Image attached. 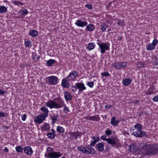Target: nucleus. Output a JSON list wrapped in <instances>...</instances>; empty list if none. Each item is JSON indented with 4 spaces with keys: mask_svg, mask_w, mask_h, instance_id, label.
I'll list each match as a JSON object with an SVG mask.
<instances>
[{
    "mask_svg": "<svg viewBox=\"0 0 158 158\" xmlns=\"http://www.w3.org/2000/svg\"><path fill=\"white\" fill-rule=\"evenodd\" d=\"M142 145V150L146 155H153L156 154L158 152V145L157 144H149L145 143L144 145L143 143L141 142L140 146Z\"/></svg>",
    "mask_w": 158,
    "mask_h": 158,
    "instance_id": "nucleus-1",
    "label": "nucleus"
},
{
    "mask_svg": "<svg viewBox=\"0 0 158 158\" xmlns=\"http://www.w3.org/2000/svg\"><path fill=\"white\" fill-rule=\"evenodd\" d=\"M56 102L49 100L46 102V105L48 107L51 109H58L62 108L64 105V102L60 98L56 99Z\"/></svg>",
    "mask_w": 158,
    "mask_h": 158,
    "instance_id": "nucleus-2",
    "label": "nucleus"
},
{
    "mask_svg": "<svg viewBox=\"0 0 158 158\" xmlns=\"http://www.w3.org/2000/svg\"><path fill=\"white\" fill-rule=\"evenodd\" d=\"M100 49L101 52L102 54L105 52L106 50L108 51L110 50V44L108 43H97Z\"/></svg>",
    "mask_w": 158,
    "mask_h": 158,
    "instance_id": "nucleus-3",
    "label": "nucleus"
},
{
    "mask_svg": "<svg viewBox=\"0 0 158 158\" xmlns=\"http://www.w3.org/2000/svg\"><path fill=\"white\" fill-rule=\"evenodd\" d=\"M62 153L59 152H50L45 154V156L49 158H58L61 156Z\"/></svg>",
    "mask_w": 158,
    "mask_h": 158,
    "instance_id": "nucleus-4",
    "label": "nucleus"
},
{
    "mask_svg": "<svg viewBox=\"0 0 158 158\" xmlns=\"http://www.w3.org/2000/svg\"><path fill=\"white\" fill-rule=\"evenodd\" d=\"M112 67L116 69H121L124 68L126 67L127 63L126 62H115L112 64Z\"/></svg>",
    "mask_w": 158,
    "mask_h": 158,
    "instance_id": "nucleus-5",
    "label": "nucleus"
},
{
    "mask_svg": "<svg viewBox=\"0 0 158 158\" xmlns=\"http://www.w3.org/2000/svg\"><path fill=\"white\" fill-rule=\"evenodd\" d=\"M78 72L77 71H73L67 77V78L69 81H73L75 80V79L77 77Z\"/></svg>",
    "mask_w": 158,
    "mask_h": 158,
    "instance_id": "nucleus-6",
    "label": "nucleus"
},
{
    "mask_svg": "<svg viewBox=\"0 0 158 158\" xmlns=\"http://www.w3.org/2000/svg\"><path fill=\"white\" fill-rule=\"evenodd\" d=\"M96 152L94 149L88 145L85 147L84 153L87 154H94Z\"/></svg>",
    "mask_w": 158,
    "mask_h": 158,
    "instance_id": "nucleus-7",
    "label": "nucleus"
},
{
    "mask_svg": "<svg viewBox=\"0 0 158 158\" xmlns=\"http://www.w3.org/2000/svg\"><path fill=\"white\" fill-rule=\"evenodd\" d=\"M58 78L55 76H50L48 78V81L50 85H55L57 84Z\"/></svg>",
    "mask_w": 158,
    "mask_h": 158,
    "instance_id": "nucleus-8",
    "label": "nucleus"
},
{
    "mask_svg": "<svg viewBox=\"0 0 158 158\" xmlns=\"http://www.w3.org/2000/svg\"><path fill=\"white\" fill-rule=\"evenodd\" d=\"M46 117L44 115L41 114L35 117L34 121L36 123L40 124L43 122V121L45 120Z\"/></svg>",
    "mask_w": 158,
    "mask_h": 158,
    "instance_id": "nucleus-9",
    "label": "nucleus"
},
{
    "mask_svg": "<svg viewBox=\"0 0 158 158\" xmlns=\"http://www.w3.org/2000/svg\"><path fill=\"white\" fill-rule=\"evenodd\" d=\"M70 135V138L72 139H75L76 140L78 137H80L82 135V133L80 132H69Z\"/></svg>",
    "mask_w": 158,
    "mask_h": 158,
    "instance_id": "nucleus-10",
    "label": "nucleus"
},
{
    "mask_svg": "<svg viewBox=\"0 0 158 158\" xmlns=\"http://www.w3.org/2000/svg\"><path fill=\"white\" fill-rule=\"evenodd\" d=\"M132 134L136 137H141L143 136H147L146 133L144 131H139V132L135 131L132 132Z\"/></svg>",
    "mask_w": 158,
    "mask_h": 158,
    "instance_id": "nucleus-11",
    "label": "nucleus"
},
{
    "mask_svg": "<svg viewBox=\"0 0 158 158\" xmlns=\"http://www.w3.org/2000/svg\"><path fill=\"white\" fill-rule=\"evenodd\" d=\"M24 152L27 155L30 156L33 153V151L30 146H27L23 148Z\"/></svg>",
    "mask_w": 158,
    "mask_h": 158,
    "instance_id": "nucleus-12",
    "label": "nucleus"
},
{
    "mask_svg": "<svg viewBox=\"0 0 158 158\" xmlns=\"http://www.w3.org/2000/svg\"><path fill=\"white\" fill-rule=\"evenodd\" d=\"M69 81L68 80L67 78H63L62 80L61 84L63 87L64 88L69 87L70 86V85Z\"/></svg>",
    "mask_w": 158,
    "mask_h": 158,
    "instance_id": "nucleus-13",
    "label": "nucleus"
},
{
    "mask_svg": "<svg viewBox=\"0 0 158 158\" xmlns=\"http://www.w3.org/2000/svg\"><path fill=\"white\" fill-rule=\"evenodd\" d=\"M75 24L78 27H84L87 25V23L86 21H82L81 20L78 19L77 20Z\"/></svg>",
    "mask_w": 158,
    "mask_h": 158,
    "instance_id": "nucleus-14",
    "label": "nucleus"
},
{
    "mask_svg": "<svg viewBox=\"0 0 158 158\" xmlns=\"http://www.w3.org/2000/svg\"><path fill=\"white\" fill-rule=\"evenodd\" d=\"M75 85L79 89V91L82 92L83 90H85L86 89L84 84L82 83H77L75 84Z\"/></svg>",
    "mask_w": 158,
    "mask_h": 158,
    "instance_id": "nucleus-15",
    "label": "nucleus"
},
{
    "mask_svg": "<svg viewBox=\"0 0 158 158\" xmlns=\"http://www.w3.org/2000/svg\"><path fill=\"white\" fill-rule=\"evenodd\" d=\"M132 80L129 78H127L123 79L122 83L125 86H129L131 83Z\"/></svg>",
    "mask_w": 158,
    "mask_h": 158,
    "instance_id": "nucleus-16",
    "label": "nucleus"
},
{
    "mask_svg": "<svg viewBox=\"0 0 158 158\" xmlns=\"http://www.w3.org/2000/svg\"><path fill=\"white\" fill-rule=\"evenodd\" d=\"M104 143L103 142L98 143L96 145L97 148L99 152H102L103 151Z\"/></svg>",
    "mask_w": 158,
    "mask_h": 158,
    "instance_id": "nucleus-17",
    "label": "nucleus"
},
{
    "mask_svg": "<svg viewBox=\"0 0 158 158\" xmlns=\"http://www.w3.org/2000/svg\"><path fill=\"white\" fill-rule=\"evenodd\" d=\"M86 119H89L90 120L97 121L99 120L100 117L98 115H97L92 117L88 116L86 118Z\"/></svg>",
    "mask_w": 158,
    "mask_h": 158,
    "instance_id": "nucleus-18",
    "label": "nucleus"
},
{
    "mask_svg": "<svg viewBox=\"0 0 158 158\" xmlns=\"http://www.w3.org/2000/svg\"><path fill=\"white\" fill-rule=\"evenodd\" d=\"M41 110L43 112L44 115L46 117L48 116V109L45 106L42 107L40 108Z\"/></svg>",
    "mask_w": 158,
    "mask_h": 158,
    "instance_id": "nucleus-19",
    "label": "nucleus"
},
{
    "mask_svg": "<svg viewBox=\"0 0 158 158\" xmlns=\"http://www.w3.org/2000/svg\"><path fill=\"white\" fill-rule=\"evenodd\" d=\"M64 97L66 101L71 100L72 99L71 95L67 91L64 92Z\"/></svg>",
    "mask_w": 158,
    "mask_h": 158,
    "instance_id": "nucleus-20",
    "label": "nucleus"
},
{
    "mask_svg": "<svg viewBox=\"0 0 158 158\" xmlns=\"http://www.w3.org/2000/svg\"><path fill=\"white\" fill-rule=\"evenodd\" d=\"M50 128V125L46 123H44L42 127H41V129L42 130H44L48 131L49 129Z\"/></svg>",
    "mask_w": 158,
    "mask_h": 158,
    "instance_id": "nucleus-21",
    "label": "nucleus"
},
{
    "mask_svg": "<svg viewBox=\"0 0 158 158\" xmlns=\"http://www.w3.org/2000/svg\"><path fill=\"white\" fill-rule=\"evenodd\" d=\"M95 47V45L94 43H89L88 44V45L87 46L86 48L89 50L93 49Z\"/></svg>",
    "mask_w": 158,
    "mask_h": 158,
    "instance_id": "nucleus-22",
    "label": "nucleus"
},
{
    "mask_svg": "<svg viewBox=\"0 0 158 158\" xmlns=\"http://www.w3.org/2000/svg\"><path fill=\"white\" fill-rule=\"evenodd\" d=\"M118 120H116V118L114 117H112L111 120V123L114 126H117L118 123Z\"/></svg>",
    "mask_w": 158,
    "mask_h": 158,
    "instance_id": "nucleus-23",
    "label": "nucleus"
},
{
    "mask_svg": "<svg viewBox=\"0 0 158 158\" xmlns=\"http://www.w3.org/2000/svg\"><path fill=\"white\" fill-rule=\"evenodd\" d=\"M155 47L152 44H148L147 45L146 48L148 50H153L155 49Z\"/></svg>",
    "mask_w": 158,
    "mask_h": 158,
    "instance_id": "nucleus-24",
    "label": "nucleus"
},
{
    "mask_svg": "<svg viewBox=\"0 0 158 158\" xmlns=\"http://www.w3.org/2000/svg\"><path fill=\"white\" fill-rule=\"evenodd\" d=\"M58 117L57 115H53L51 116V119L52 120V123L54 124L56 122Z\"/></svg>",
    "mask_w": 158,
    "mask_h": 158,
    "instance_id": "nucleus-25",
    "label": "nucleus"
},
{
    "mask_svg": "<svg viewBox=\"0 0 158 158\" xmlns=\"http://www.w3.org/2000/svg\"><path fill=\"white\" fill-rule=\"evenodd\" d=\"M86 29L88 31H91L94 30V27L93 24H89L87 26Z\"/></svg>",
    "mask_w": 158,
    "mask_h": 158,
    "instance_id": "nucleus-26",
    "label": "nucleus"
},
{
    "mask_svg": "<svg viewBox=\"0 0 158 158\" xmlns=\"http://www.w3.org/2000/svg\"><path fill=\"white\" fill-rule=\"evenodd\" d=\"M29 34L32 37H35L38 35V33L37 31L35 30H31L30 31Z\"/></svg>",
    "mask_w": 158,
    "mask_h": 158,
    "instance_id": "nucleus-27",
    "label": "nucleus"
},
{
    "mask_svg": "<svg viewBox=\"0 0 158 158\" xmlns=\"http://www.w3.org/2000/svg\"><path fill=\"white\" fill-rule=\"evenodd\" d=\"M56 62V61L53 60L51 59L47 61L46 64L47 66H49L52 65Z\"/></svg>",
    "mask_w": 158,
    "mask_h": 158,
    "instance_id": "nucleus-28",
    "label": "nucleus"
},
{
    "mask_svg": "<svg viewBox=\"0 0 158 158\" xmlns=\"http://www.w3.org/2000/svg\"><path fill=\"white\" fill-rule=\"evenodd\" d=\"M154 88V87H150L149 89L146 91L145 94L147 95H150L154 93L153 90Z\"/></svg>",
    "mask_w": 158,
    "mask_h": 158,
    "instance_id": "nucleus-29",
    "label": "nucleus"
},
{
    "mask_svg": "<svg viewBox=\"0 0 158 158\" xmlns=\"http://www.w3.org/2000/svg\"><path fill=\"white\" fill-rule=\"evenodd\" d=\"M142 125L139 123H137L134 126V127L137 129L138 132L142 130Z\"/></svg>",
    "mask_w": 158,
    "mask_h": 158,
    "instance_id": "nucleus-30",
    "label": "nucleus"
},
{
    "mask_svg": "<svg viewBox=\"0 0 158 158\" xmlns=\"http://www.w3.org/2000/svg\"><path fill=\"white\" fill-rule=\"evenodd\" d=\"M7 11V8L4 6H1L0 8V13H4Z\"/></svg>",
    "mask_w": 158,
    "mask_h": 158,
    "instance_id": "nucleus-31",
    "label": "nucleus"
},
{
    "mask_svg": "<svg viewBox=\"0 0 158 158\" xmlns=\"http://www.w3.org/2000/svg\"><path fill=\"white\" fill-rule=\"evenodd\" d=\"M100 26L102 31V32H104L106 31V29L107 28V25L106 23H104L102 24Z\"/></svg>",
    "mask_w": 158,
    "mask_h": 158,
    "instance_id": "nucleus-32",
    "label": "nucleus"
},
{
    "mask_svg": "<svg viewBox=\"0 0 158 158\" xmlns=\"http://www.w3.org/2000/svg\"><path fill=\"white\" fill-rule=\"evenodd\" d=\"M56 130L58 132L64 133V129L62 127L60 126L57 127Z\"/></svg>",
    "mask_w": 158,
    "mask_h": 158,
    "instance_id": "nucleus-33",
    "label": "nucleus"
},
{
    "mask_svg": "<svg viewBox=\"0 0 158 158\" xmlns=\"http://www.w3.org/2000/svg\"><path fill=\"white\" fill-rule=\"evenodd\" d=\"M107 142L108 143L112 145H114L116 143V141L114 140L111 139H108Z\"/></svg>",
    "mask_w": 158,
    "mask_h": 158,
    "instance_id": "nucleus-34",
    "label": "nucleus"
},
{
    "mask_svg": "<svg viewBox=\"0 0 158 158\" xmlns=\"http://www.w3.org/2000/svg\"><path fill=\"white\" fill-rule=\"evenodd\" d=\"M47 136L49 138L52 139L55 138L56 135L54 133L49 132L47 134Z\"/></svg>",
    "mask_w": 158,
    "mask_h": 158,
    "instance_id": "nucleus-35",
    "label": "nucleus"
},
{
    "mask_svg": "<svg viewBox=\"0 0 158 158\" xmlns=\"http://www.w3.org/2000/svg\"><path fill=\"white\" fill-rule=\"evenodd\" d=\"M15 150L18 152H21L23 151V149L21 146H18L16 147Z\"/></svg>",
    "mask_w": 158,
    "mask_h": 158,
    "instance_id": "nucleus-36",
    "label": "nucleus"
},
{
    "mask_svg": "<svg viewBox=\"0 0 158 158\" xmlns=\"http://www.w3.org/2000/svg\"><path fill=\"white\" fill-rule=\"evenodd\" d=\"M25 44L26 46L29 48H31V41L30 40L25 41Z\"/></svg>",
    "mask_w": 158,
    "mask_h": 158,
    "instance_id": "nucleus-37",
    "label": "nucleus"
},
{
    "mask_svg": "<svg viewBox=\"0 0 158 158\" xmlns=\"http://www.w3.org/2000/svg\"><path fill=\"white\" fill-rule=\"evenodd\" d=\"M145 64L142 62H139L137 63V66L138 68H142L143 67Z\"/></svg>",
    "mask_w": 158,
    "mask_h": 158,
    "instance_id": "nucleus-38",
    "label": "nucleus"
},
{
    "mask_svg": "<svg viewBox=\"0 0 158 158\" xmlns=\"http://www.w3.org/2000/svg\"><path fill=\"white\" fill-rule=\"evenodd\" d=\"M124 20H122L121 19H119L118 20V21L117 23L119 26H123L124 25Z\"/></svg>",
    "mask_w": 158,
    "mask_h": 158,
    "instance_id": "nucleus-39",
    "label": "nucleus"
},
{
    "mask_svg": "<svg viewBox=\"0 0 158 158\" xmlns=\"http://www.w3.org/2000/svg\"><path fill=\"white\" fill-rule=\"evenodd\" d=\"M13 3L15 5H18L19 4H20L21 5H23L24 3H22L16 1H13Z\"/></svg>",
    "mask_w": 158,
    "mask_h": 158,
    "instance_id": "nucleus-40",
    "label": "nucleus"
},
{
    "mask_svg": "<svg viewBox=\"0 0 158 158\" xmlns=\"http://www.w3.org/2000/svg\"><path fill=\"white\" fill-rule=\"evenodd\" d=\"M158 40L156 39H154L153 40L152 43V44L155 47L156 45L158 44Z\"/></svg>",
    "mask_w": 158,
    "mask_h": 158,
    "instance_id": "nucleus-41",
    "label": "nucleus"
},
{
    "mask_svg": "<svg viewBox=\"0 0 158 158\" xmlns=\"http://www.w3.org/2000/svg\"><path fill=\"white\" fill-rule=\"evenodd\" d=\"M94 83L93 81L89 82L87 83V85L90 88H93L94 87Z\"/></svg>",
    "mask_w": 158,
    "mask_h": 158,
    "instance_id": "nucleus-42",
    "label": "nucleus"
},
{
    "mask_svg": "<svg viewBox=\"0 0 158 158\" xmlns=\"http://www.w3.org/2000/svg\"><path fill=\"white\" fill-rule=\"evenodd\" d=\"M8 115L7 113H5L3 112H0V117H5Z\"/></svg>",
    "mask_w": 158,
    "mask_h": 158,
    "instance_id": "nucleus-43",
    "label": "nucleus"
},
{
    "mask_svg": "<svg viewBox=\"0 0 158 158\" xmlns=\"http://www.w3.org/2000/svg\"><path fill=\"white\" fill-rule=\"evenodd\" d=\"M21 12H22L21 15H26L28 13V11L27 10L25 9L24 10H21Z\"/></svg>",
    "mask_w": 158,
    "mask_h": 158,
    "instance_id": "nucleus-44",
    "label": "nucleus"
},
{
    "mask_svg": "<svg viewBox=\"0 0 158 158\" xmlns=\"http://www.w3.org/2000/svg\"><path fill=\"white\" fill-rule=\"evenodd\" d=\"M85 148L81 147H78L77 149L78 151L81 152L82 153H84Z\"/></svg>",
    "mask_w": 158,
    "mask_h": 158,
    "instance_id": "nucleus-45",
    "label": "nucleus"
},
{
    "mask_svg": "<svg viewBox=\"0 0 158 158\" xmlns=\"http://www.w3.org/2000/svg\"><path fill=\"white\" fill-rule=\"evenodd\" d=\"M93 139L94 141H95L96 142L99 141L100 140L99 138L97 136H94L93 137Z\"/></svg>",
    "mask_w": 158,
    "mask_h": 158,
    "instance_id": "nucleus-46",
    "label": "nucleus"
},
{
    "mask_svg": "<svg viewBox=\"0 0 158 158\" xmlns=\"http://www.w3.org/2000/svg\"><path fill=\"white\" fill-rule=\"evenodd\" d=\"M101 75L103 76H104L105 77H108L109 76H110V75L108 72H106L102 73H101Z\"/></svg>",
    "mask_w": 158,
    "mask_h": 158,
    "instance_id": "nucleus-47",
    "label": "nucleus"
},
{
    "mask_svg": "<svg viewBox=\"0 0 158 158\" xmlns=\"http://www.w3.org/2000/svg\"><path fill=\"white\" fill-rule=\"evenodd\" d=\"M77 88L76 86H71V89L72 92H75L77 90Z\"/></svg>",
    "mask_w": 158,
    "mask_h": 158,
    "instance_id": "nucleus-48",
    "label": "nucleus"
},
{
    "mask_svg": "<svg viewBox=\"0 0 158 158\" xmlns=\"http://www.w3.org/2000/svg\"><path fill=\"white\" fill-rule=\"evenodd\" d=\"M106 134L108 135H110L111 134V131L110 130H106L105 132Z\"/></svg>",
    "mask_w": 158,
    "mask_h": 158,
    "instance_id": "nucleus-49",
    "label": "nucleus"
},
{
    "mask_svg": "<svg viewBox=\"0 0 158 158\" xmlns=\"http://www.w3.org/2000/svg\"><path fill=\"white\" fill-rule=\"evenodd\" d=\"M101 139L102 140H106V141H107V139H108L106 138V136L105 135L102 136L101 137Z\"/></svg>",
    "mask_w": 158,
    "mask_h": 158,
    "instance_id": "nucleus-50",
    "label": "nucleus"
},
{
    "mask_svg": "<svg viewBox=\"0 0 158 158\" xmlns=\"http://www.w3.org/2000/svg\"><path fill=\"white\" fill-rule=\"evenodd\" d=\"M63 110L66 113H67L69 111V110L66 106L64 107Z\"/></svg>",
    "mask_w": 158,
    "mask_h": 158,
    "instance_id": "nucleus-51",
    "label": "nucleus"
},
{
    "mask_svg": "<svg viewBox=\"0 0 158 158\" xmlns=\"http://www.w3.org/2000/svg\"><path fill=\"white\" fill-rule=\"evenodd\" d=\"M27 118V115L25 114L23 115L22 117V119L23 121H25Z\"/></svg>",
    "mask_w": 158,
    "mask_h": 158,
    "instance_id": "nucleus-52",
    "label": "nucleus"
},
{
    "mask_svg": "<svg viewBox=\"0 0 158 158\" xmlns=\"http://www.w3.org/2000/svg\"><path fill=\"white\" fill-rule=\"evenodd\" d=\"M85 6L89 9H92V6L91 5L89 4H86L85 5Z\"/></svg>",
    "mask_w": 158,
    "mask_h": 158,
    "instance_id": "nucleus-53",
    "label": "nucleus"
},
{
    "mask_svg": "<svg viewBox=\"0 0 158 158\" xmlns=\"http://www.w3.org/2000/svg\"><path fill=\"white\" fill-rule=\"evenodd\" d=\"M153 100L154 101H158V96H156L153 98Z\"/></svg>",
    "mask_w": 158,
    "mask_h": 158,
    "instance_id": "nucleus-54",
    "label": "nucleus"
},
{
    "mask_svg": "<svg viewBox=\"0 0 158 158\" xmlns=\"http://www.w3.org/2000/svg\"><path fill=\"white\" fill-rule=\"evenodd\" d=\"M96 142L94 140L93 141H92L91 142V144H90V146L91 147L94 146L96 144Z\"/></svg>",
    "mask_w": 158,
    "mask_h": 158,
    "instance_id": "nucleus-55",
    "label": "nucleus"
},
{
    "mask_svg": "<svg viewBox=\"0 0 158 158\" xmlns=\"http://www.w3.org/2000/svg\"><path fill=\"white\" fill-rule=\"evenodd\" d=\"M3 151L4 152H8L9 151V150L6 147H5L4 148Z\"/></svg>",
    "mask_w": 158,
    "mask_h": 158,
    "instance_id": "nucleus-56",
    "label": "nucleus"
},
{
    "mask_svg": "<svg viewBox=\"0 0 158 158\" xmlns=\"http://www.w3.org/2000/svg\"><path fill=\"white\" fill-rule=\"evenodd\" d=\"M5 93L6 92L5 91H3L0 89V95H4Z\"/></svg>",
    "mask_w": 158,
    "mask_h": 158,
    "instance_id": "nucleus-57",
    "label": "nucleus"
},
{
    "mask_svg": "<svg viewBox=\"0 0 158 158\" xmlns=\"http://www.w3.org/2000/svg\"><path fill=\"white\" fill-rule=\"evenodd\" d=\"M139 102H140V100H139V99H137L136 100H135L133 102V103L134 104H137V103H139Z\"/></svg>",
    "mask_w": 158,
    "mask_h": 158,
    "instance_id": "nucleus-58",
    "label": "nucleus"
},
{
    "mask_svg": "<svg viewBox=\"0 0 158 158\" xmlns=\"http://www.w3.org/2000/svg\"><path fill=\"white\" fill-rule=\"evenodd\" d=\"M111 107V105H106L105 106V107L106 109H108L110 108Z\"/></svg>",
    "mask_w": 158,
    "mask_h": 158,
    "instance_id": "nucleus-59",
    "label": "nucleus"
},
{
    "mask_svg": "<svg viewBox=\"0 0 158 158\" xmlns=\"http://www.w3.org/2000/svg\"><path fill=\"white\" fill-rule=\"evenodd\" d=\"M51 131L52 132V133H55V131L53 129H52Z\"/></svg>",
    "mask_w": 158,
    "mask_h": 158,
    "instance_id": "nucleus-60",
    "label": "nucleus"
},
{
    "mask_svg": "<svg viewBox=\"0 0 158 158\" xmlns=\"http://www.w3.org/2000/svg\"><path fill=\"white\" fill-rule=\"evenodd\" d=\"M49 148L51 149V151H53V149L52 148Z\"/></svg>",
    "mask_w": 158,
    "mask_h": 158,
    "instance_id": "nucleus-61",
    "label": "nucleus"
},
{
    "mask_svg": "<svg viewBox=\"0 0 158 158\" xmlns=\"http://www.w3.org/2000/svg\"><path fill=\"white\" fill-rule=\"evenodd\" d=\"M110 29H108V31H110Z\"/></svg>",
    "mask_w": 158,
    "mask_h": 158,
    "instance_id": "nucleus-62",
    "label": "nucleus"
},
{
    "mask_svg": "<svg viewBox=\"0 0 158 158\" xmlns=\"http://www.w3.org/2000/svg\"><path fill=\"white\" fill-rule=\"evenodd\" d=\"M61 158H65V157H61Z\"/></svg>",
    "mask_w": 158,
    "mask_h": 158,
    "instance_id": "nucleus-63",
    "label": "nucleus"
},
{
    "mask_svg": "<svg viewBox=\"0 0 158 158\" xmlns=\"http://www.w3.org/2000/svg\"><path fill=\"white\" fill-rule=\"evenodd\" d=\"M122 39V38H121V37L120 38V39Z\"/></svg>",
    "mask_w": 158,
    "mask_h": 158,
    "instance_id": "nucleus-64",
    "label": "nucleus"
}]
</instances>
